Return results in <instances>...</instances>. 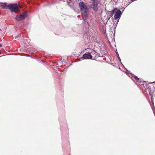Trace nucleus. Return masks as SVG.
Listing matches in <instances>:
<instances>
[{"label": "nucleus", "instance_id": "obj_1", "mask_svg": "<svg viewBox=\"0 0 155 155\" xmlns=\"http://www.w3.org/2000/svg\"><path fill=\"white\" fill-rule=\"evenodd\" d=\"M79 6L81 12L82 16H83V18L85 20L87 18V15H88L89 9L87 4L84 2H80L79 3Z\"/></svg>", "mask_w": 155, "mask_h": 155}, {"label": "nucleus", "instance_id": "obj_2", "mask_svg": "<svg viewBox=\"0 0 155 155\" xmlns=\"http://www.w3.org/2000/svg\"><path fill=\"white\" fill-rule=\"evenodd\" d=\"M143 85H144L143 84ZM144 87L145 89L146 92H148L150 95L151 96V101L153 104V95L155 94V87H154L152 83H150L146 84L145 85H144Z\"/></svg>", "mask_w": 155, "mask_h": 155}, {"label": "nucleus", "instance_id": "obj_3", "mask_svg": "<svg viewBox=\"0 0 155 155\" xmlns=\"http://www.w3.org/2000/svg\"><path fill=\"white\" fill-rule=\"evenodd\" d=\"M28 16L27 12H24L21 14L17 15L15 19L16 21H19L25 19Z\"/></svg>", "mask_w": 155, "mask_h": 155}, {"label": "nucleus", "instance_id": "obj_4", "mask_svg": "<svg viewBox=\"0 0 155 155\" xmlns=\"http://www.w3.org/2000/svg\"><path fill=\"white\" fill-rule=\"evenodd\" d=\"M114 13H115L114 18L115 20H117V24L121 16L122 12L117 8V9L115 11Z\"/></svg>", "mask_w": 155, "mask_h": 155}, {"label": "nucleus", "instance_id": "obj_5", "mask_svg": "<svg viewBox=\"0 0 155 155\" xmlns=\"http://www.w3.org/2000/svg\"><path fill=\"white\" fill-rule=\"evenodd\" d=\"M92 56L91 54V53H85L82 56V57L81 58V59L83 60L85 59H92Z\"/></svg>", "mask_w": 155, "mask_h": 155}, {"label": "nucleus", "instance_id": "obj_6", "mask_svg": "<svg viewBox=\"0 0 155 155\" xmlns=\"http://www.w3.org/2000/svg\"><path fill=\"white\" fill-rule=\"evenodd\" d=\"M88 15H87V18L85 20L83 18V16H82V19L84 21L82 23L83 25L84 26L86 29H89V24L87 20V19L88 18Z\"/></svg>", "mask_w": 155, "mask_h": 155}, {"label": "nucleus", "instance_id": "obj_7", "mask_svg": "<svg viewBox=\"0 0 155 155\" xmlns=\"http://www.w3.org/2000/svg\"><path fill=\"white\" fill-rule=\"evenodd\" d=\"M8 8L9 9L11 12H15V13L16 7L13 4H10L8 5Z\"/></svg>", "mask_w": 155, "mask_h": 155}, {"label": "nucleus", "instance_id": "obj_8", "mask_svg": "<svg viewBox=\"0 0 155 155\" xmlns=\"http://www.w3.org/2000/svg\"><path fill=\"white\" fill-rule=\"evenodd\" d=\"M117 9V8H114L111 11H107V14H108V17H109V19L113 16L115 12V11H116V10Z\"/></svg>", "mask_w": 155, "mask_h": 155}, {"label": "nucleus", "instance_id": "obj_9", "mask_svg": "<svg viewBox=\"0 0 155 155\" xmlns=\"http://www.w3.org/2000/svg\"><path fill=\"white\" fill-rule=\"evenodd\" d=\"M1 6L3 9H7L8 8V5H7L6 3H2L1 5Z\"/></svg>", "mask_w": 155, "mask_h": 155}, {"label": "nucleus", "instance_id": "obj_10", "mask_svg": "<svg viewBox=\"0 0 155 155\" xmlns=\"http://www.w3.org/2000/svg\"><path fill=\"white\" fill-rule=\"evenodd\" d=\"M130 2H129V0H126V1L124 2V4H126V5H125L124 6H125L126 7L130 3Z\"/></svg>", "mask_w": 155, "mask_h": 155}, {"label": "nucleus", "instance_id": "obj_11", "mask_svg": "<svg viewBox=\"0 0 155 155\" xmlns=\"http://www.w3.org/2000/svg\"><path fill=\"white\" fill-rule=\"evenodd\" d=\"M115 52L116 53V55H117V58L119 60V61L120 62V63L123 65L122 63H121V59L119 56V54L117 51V50H116V51H115Z\"/></svg>", "mask_w": 155, "mask_h": 155}, {"label": "nucleus", "instance_id": "obj_12", "mask_svg": "<svg viewBox=\"0 0 155 155\" xmlns=\"http://www.w3.org/2000/svg\"><path fill=\"white\" fill-rule=\"evenodd\" d=\"M90 53H91L92 55L95 56V54H97V52L93 50H92Z\"/></svg>", "mask_w": 155, "mask_h": 155}, {"label": "nucleus", "instance_id": "obj_13", "mask_svg": "<svg viewBox=\"0 0 155 155\" xmlns=\"http://www.w3.org/2000/svg\"><path fill=\"white\" fill-rule=\"evenodd\" d=\"M132 76L134 77L135 78V79L136 80V81H139V78H138L135 75H134V74H132Z\"/></svg>", "mask_w": 155, "mask_h": 155}, {"label": "nucleus", "instance_id": "obj_14", "mask_svg": "<svg viewBox=\"0 0 155 155\" xmlns=\"http://www.w3.org/2000/svg\"><path fill=\"white\" fill-rule=\"evenodd\" d=\"M117 22L116 23V24H114L113 25L114 28V29H115L116 28L117 26Z\"/></svg>", "mask_w": 155, "mask_h": 155}, {"label": "nucleus", "instance_id": "obj_15", "mask_svg": "<svg viewBox=\"0 0 155 155\" xmlns=\"http://www.w3.org/2000/svg\"><path fill=\"white\" fill-rule=\"evenodd\" d=\"M99 54L97 52V54H95V57H96L97 56H99Z\"/></svg>", "mask_w": 155, "mask_h": 155}, {"label": "nucleus", "instance_id": "obj_16", "mask_svg": "<svg viewBox=\"0 0 155 155\" xmlns=\"http://www.w3.org/2000/svg\"><path fill=\"white\" fill-rule=\"evenodd\" d=\"M127 73H129L130 72V71H128V70H127V71L126 72Z\"/></svg>", "mask_w": 155, "mask_h": 155}, {"label": "nucleus", "instance_id": "obj_17", "mask_svg": "<svg viewBox=\"0 0 155 155\" xmlns=\"http://www.w3.org/2000/svg\"><path fill=\"white\" fill-rule=\"evenodd\" d=\"M125 9V8L124 7L123 8L122 12L124 11V10Z\"/></svg>", "mask_w": 155, "mask_h": 155}, {"label": "nucleus", "instance_id": "obj_18", "mask_svg": "<svg viewBox=\"0 0 155 155\" xmlns=\"http://www.w3.org/2000/svg\"><path fill=\"white\" fill-rule=\"evenodd\" d=\"M22 37H23V38H24L25 37L24 35H22Z\"/></svg>", "mask_w": 155, "mask_h": 155}, {"label": "nucleus", "instance_id": "obj_19", "mask_svg": "<svg viewBox=\"0 0 155 155\" xmlns=\"http://www.w3.org/2000/svg\"><path fill=\"white\" fill-rule=\"evenodd\" d=\"M2 46V45L0 44V47H1Z\"/></svg>", "mask_w": 155, "mask_h": 155}, {"label": "nucleus", "instance_id": "obj_20", "mask_svg": "<svg viewBox=\"0 0 155 155\" xmlns=\"http://www.w3.org/2000/svg\"><path fill=\"white\" fill-rule=\"evenodd\" d=\"M155 83V82H153V83H152V84H153V83Z\"/></svg>", "mask_w": 155, "mask_h": 155}]
</instances>
